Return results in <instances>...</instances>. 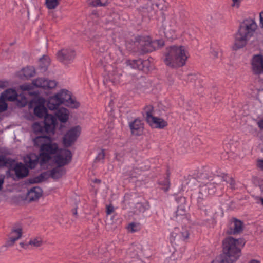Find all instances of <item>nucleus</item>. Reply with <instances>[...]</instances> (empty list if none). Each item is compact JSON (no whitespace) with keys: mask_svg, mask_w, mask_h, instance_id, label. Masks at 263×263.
<instances>
[{"mask_svg":"<svg viewBox=\"0 0 263 263\" xmlns=\"http://www.w3.org/2000/svg\"><path fill=\"white\" fill-rule=\"evenodd\" d=\"M34 115L39 118H44L42 122H36L32 126L34 133L54 134L56 118L54 116L47 114V108L44 104L40 103L34 109Z\"/></svg>","mask_w":263,"mask_h":263,"instance_id":"f257e3e1","label":"nucleus"},{"mask_svg":"<svg viewBox=\"0 0 263 263\" xmlns=\"http://www.w3.org/2000/svg\"><path fill=\"white\" fill-rule=\"evenodd\" d=\"M257 28V25L255 20L253 19H246L241 22L235 35L233 49L237 50L244 47L250 38L253 35Z\"/></svg>","mask_w":263,"mask_h":263,"instance_id":"f03ea898","label":"nucleus"},{"mask_svg":"<svg viewBox=\"0 0 263 263\" xmlns=\"http://www.w3.org/2000/svg\"><path fill=\"white\" fill-rule=\"evenodd\" d=\"M200 176L201 178H205L210 181L200 185L198 196V204L209 195L214 194L216 191V187L219 186L220 182L223 181L227 182L226 180L227 175L224 173L216 175H212L211 173L207 172H204L200 174Z\"/></svg>","mask_w":263,"mask_h":263,"instance_id":"7ed1b4c3","label":"nucleus"},{"mask_svg":"<svg viewBox=\"0 0 263 263\" xmlns=\"http://www.w3.org/2000/svg\"><path fill=\"white\" fill-rule=\"evenodd\" d=\"M164 62L172 68L183 66L185 65L187 56L183 46H173L166 49Z\"/></svg>","mask_w":263,"mask_h":263,"instance_id":"20e7f679","label":"nucleus"},{"mask_svg":"<svg viewBox=\"0 0 263 263\" xmlns=\"http://www.w3.org/2000/svg\"><path fill=\"white\" fill-rule=\"evenodd\" d=\"M244 245L243 239L229 237L223 241V253L221 255H226L227 259L233 263L240 256L241 250Z\"/></svg>","mask_w":263,"mask_h":263,"instance_id":"39448f33","label":"nucleus"},{"mask_svg":"<svg viewBox=\"0 0 263 263\" xmlns=\"http://www.w3.org/2000/svg\"><path fill=\"white\" fill-rule=\"evenodd\" d=\"M61 104L72 108H77L80 106V103L72 97L70 92L65 89L50 97L48 100L47 106L49 109L53 110L57 109Z\"/></svg>","mask_w":263,"mask_h":263,"instance_id":"423d86ee","label":"nucleus"},{"mask_svg":"<svg viewBox=\"0 0 263 263\" xmlns=\"http://www.w3.org/2000/svg\"><path fill=\"white\" fill-rule=\"evenodd\" d=\"M135 44L140 54H145L162 47L164 43L161 40L153 41L149 36H138L136 39Z\"/></svg>","mask_w":263,"mask_h":263,"instance_id":"0eeeda50","label":"nucleus"},{"mask_svg":"<svg viewBox=\"0 0 263 263\" xmlns=\"http://www.w3.org/2000/svg\"><path fill=\"white\" fill-rule=\"evenodd\" d=\"M60 149L56 143L53 142L50 137L46 143L42 144L40 148V163L41 165L46 164L51 159V155H55Z\"/></svg>","mask_w":263,"mask_h":263,"instance_id":"6e6552de","label":"nucleus"},{"mask_svg":"<svg viewBox=\"0 0 263 263\" xmlns=\"http://www.w3.org/2000/svg\"><path fill=\"white\" fill-rule=\"evenodd\" d=\"M189 229L186 227H175L171 232L170 242L172 245H179L185 242L190 237Z\"/></svg>","mask_w":263,"mask_h":263,"instance_id":"1a4fd4ad","label":"nucleus"},{"mask_svg":"<svg viewBox=\"0 0 263 263\" xmlns=\"http://www.w3.org/2000/svg\"><path fill=\"white\" fill-rule=\"evenodd\" d=\"M153 107L152 105L146 106L143 111L146 121L151 126L155 125V127L163 128L167 125V123L164 120L155 117L153 116Z\"/></svg>","mask_w":263,"mask_h":263,"instance_id":"9d476101","label":"nucleus"},{"mask_svg":"<svg viewBox=\"0 0 263 263\" xmlns=\"http://www.w3.org/2000/svg\"><path fill=\"white\" fill-rule=\"evenodd\" d=\"M22 227L19 223L15 224L12 227L8 235V239L6 240L5 244L1 247V249L6 250L7 248L12 247L15 242L22 237Z\"/></svg>","mask_w":263,"mask_h":263,"instance_id":"9b49d317","label":"nucleus"},{"mask_svg":"<svg viewBox=\"0 0 263 263\" xmlns=\"http://www.w3.org/2000/svg\"><path fill=\"white\" fill-rule=\"evenodd\" d=\"M71 151L67 149H60L53 157L54 163L58 166H64L69 164L72 159Z\"/></svg>","mask_w":263,"mask_h":263,"instance_id":"f8f14e48","label":"nucleus"},{"mask_svg":"<svg viewBox=\"0 0 263 263\" xmlns=\"http://www.w3.org/2000/svg\"><path fill=\"white\" fill-rule=\"evenodd\" d=\"M76 55V51L71 48H64L57 53L58 60L65 65L73 62Z\"/></svg>","mask_w":263,"mask_h":263,"instance_id":"ddd939ff","label":"nucleus"},{"mask_svg":"<svg viewBox=\"0 0 263 263\" xmlns=\"http://www.w3.org/2000/svg\"><path fill=\"white\" fill-rule=\"evenodd\" d=\"M80 133L79 126H76L69 129L64 135L63 139L64 145L69 147L76 141Z\"/></svg>","mask_w":263,"mask_h":263,"instance_id":"4468645a","label":"nucleus"},{"mask_svg":"<svg viewBox=\"0 0 263 263\" xmlns=\"http://www.w3.org/2000/svg\"><path fill=\"white\" fill-rule=\"evenodd\" d=\"M243 230V222L236 218H233L229 221L226 233L229 235L239 234Z\"/></svg>","mask_w":263,"mask_h":263,"instance_id":"2eb2a0df","label":"nucleus"},{"mask_svg":"<svg viewBox=\"0 0 263 263\" xmlns=\"http://www.w3.org/2000/svg\"><path fill=\"white\" fill-rule=\"evenodd\" d=\"M252 71L255 74L263 73V56L261 54L254 55L252 60Z\"/></svg>","mask_w":263,"mask_h":263,"instance_id":"dca6fc26","label":"nucleus"},{"mask_svg":"<svg viewBox=\"0 0 263 263\" xmlns=\"http://www.w3.org/2000/svg\"><path fill=\"white\" fill-rule=\"evenodd\" d=\"M91 40L92 44L97 46L100 52H103L107 49L108 45L105 36L97 34L93 36Z\"/></svg>","mask_w":263,"mask_h":263,"instance_id":"f3484780","label":"nucleus"},{"mask_svg":"<svg viewBox=\"0 0 263 263\" xmlns=\"http://www.w3.org/2000/svg\"><path fill=\"white\" fill-rule=\"evenodd\" d=\"M10 170L14 171L16 177L19 178H23L28 174V168L21 162L17 163L16 165L11 168Z\"/></svg>","mask_w":263,"mask_h":263,"instance_id":"a211bd4d","label":"nucleus"},{"mask_svg":"<svg viewBox=\"0 0 263 263\" xmlns=\"http://www.w3.org/2000/svg\"><path fill=\"white\" fill-rule=\"evenodd\" d=\"M43 191L39 186H35L31 188L28 192L27 199L29 202L35 201L37 200L42 195Z\"/></svg>","mask_w":263,"mask_h":263,"instance_id":"6ab92c4d","label":"nucleus"},{"mask_svg":"<svg viewBox=\"0 0 263 263\" xmlns=\"http://www.w3.org/2000/svg\"><path fill=\"white\" fill-rule=\"evenodd\" d=\"M129 127L133 134L140 135L142 134L143 125L139 119H136L129 123Z\"/></svg>","mask_w":263,"mask_h":263,"instance_id":"aec40b11","label":"nucleus"},{"mask_svg":"<svg viewBox=\"0 0 263 263\" xmlns=\"http://www.w3.org/2000/svg\"><path fill=\"white\" fill-rule=\"evenodd\" d=\"M36 135H41L36 136L35 138L33 139V141L34 143V145L35 146L40 147V148H41V146L42 144L46 143L47 141L50 138V136L53 135L54 134H48L46 133H39L36 134Z\"/></svg>","mask_w":263,"mask_h":263,"instance_id":"412c9836","label":"nucleus"},{"mask_svg":"<svg viewBox=\"0 0 263 263\" xmlns=\"http://www.w3.org/2000/svg\"><path fill=\"white\" fill-rule=\"evenodd\" d=\"M69 110L65 108H60L58 109L55 114V118L57 119H58L62 123H65L69 118ZM57 124V122L56 121L55 125Z\"/></svg>","mask_w":263,"mask_h":263,"instance_id":"4be33fe9","label":"nucleus"},{"mask_svg":"<svg viewBox=\"0 0 263 263\" xmlns=\"http://www.w3.org/2000/svg\"><path fill=\"white\" fill-rule=\"evenodd\" d=\"M1 96L5 101H13L17 99V94L16 90L11 88L6 90Z\"/></svg>","mask_w":263,"mask_h":263,"instance_id":"5701e85b","label":"nucleus"},{"mask_svg":"<svg viewBox=\"0 0 263 263\" xmlns=\"http://www.w3.org/2000/svg\"><path fill=\"white\" fill-rule=\"evenodd\" d=\"M62 166H58L52 169L49 173V177H50L53 179H57L61 178L65 173V169L62 167Z\"/></svg>","mask_w":263,"mask_h":263,"instance_id":"b1692460","label":"nucleus"},{"mask_svg":"<svg viewBox=\"0 0 263 263\" xmlns=\"http://www.w3.org/2000/svg\"><path fill=\"white\" fill-rule=\"evenodd\" d=\"M14 162L15 161L13 159L4 155H0V167H6L10 170L14 165Z\"/></svg>","mask_w":263,"mask_h":263,"instance_id":"393cba45","label":"nucleus"},{"mask_svg":"<svg viewBox=\"0 0 263 263\" xmlns=\"http://www.w3.org/2000/svg\"><path fill=\"white\" fill-rule=\"evenodd\" d=\"M186 208L177 207V211L175 213L174 218L177 221H180L181 220L186 219Z\"/></svg>","mask_w":263,"mask_h":263,"instance_id":"a878e982","label":"nucleus"},{"mask_svg":"<svg viewBox=\"0 0 263 263\" xmlns=\"http://www.w3.org/2000/svg\"><path fill=\"white\" fill-rule=\"evenodd\" d=\"M49 178V172L48 171L42 173L40 175L33 178L28 179V182L30 184L38 183L42 182L45 179Z\"/></svg>","mask_w":263,"mask_h":263,"instance_id":"bb28decb","label":"nucleus"},{"mask_svg":"<svg viewBox=\"0 0 263 263\" xmlns=\"http://www.w3.org/2000/svg\"><path fill=\"white\" fill-rule=\"evenodd\" d=\"M119 71V69L116 68L108 73V76L109 80L114 84L119 83L120 81L121 73Z\"/></svg>","mask_w":263,"mask_h":263,"instance_id":"cd10ccee","label":"nucleus"},{"mask_svg":"<svg viewBox=\"0 0 263 263\" xmlns=\"http://www.w3.org/2000/svg\"><path fill=\"white\" fill-rule=\"evenodd\" d=\"M49 65V58L47 55H44L40 59L39 68L42 72H45Z\"/></svg>","mask_w":263,"mask_h":263,"instance_id":"c85d7f7f","label":"nucleus"},{"mask_svg":"<svg viewBox=\"0 0 263 263\" xmlns=\"http://www.w3.org/2000/svg\"><path fill=\"white\" fill-rule=\"evenodd\" d=\"M23 72L24 77L28 79L34 76L35 71L33 67L27 66L23 69Z\"/></svg>","mask_w":263,"mask_h":263,"instance_id":"c756f323","label":"nucleus"},{"mask_svg":"<svg viewBox=\"0 0 263 263\" xmlns=\"http://www.w3.org/2000/svg\"><path fill=\"white\" fill-rule=\"evenodd\" d=\"M47 84V79L43 78H38L32 81V84L34 86L38 88H43L46 89V84Z\"/></svg>","mask_w":263,"mask_h":263,"instance_id":"7c9ffc66","label":"nucleus"},{"mask_svg":"<svg viewBox=\"0 0 263 263\" xmlns=\"http://www.w3.org/2000/svg\"><path fill=\"white\" fill-rule=\"evenodd\" d=\"M151 83L148 81H147L146 79L144 78H142L140 79L137 84V87L139 89L145 90L146 88H148L151 86Z\"/></svg>","mask_w":263,"mask_h":263,"instance_id":"2f4dec72","label":"nucleus"},{"mask_svg":"<svg viewBox=\"0 0 263 263\" xmlns=\"http://www.w3.org/2000/svg\"><path fill=\"white\" fill-rule=\"evenodd\" d=\"M59 4V0H45V5L48 9H55Z\"/></svg>","mask_w":263,"mask_h":263,"instance_id":"473e14b6","label":"nucleus"},{"mask_svg":"<svg viewBox=\"0 0 263 263\" xmlns=\"http://www.w3.org/2000/svg\"><path fill=\"white\" fill-rule=\"evenodd\" d=\"M126 64L128 65H130L133 68H140V65L142 64V61L141 59L133 60H127Z\"/></svg>","mask_w":263,"mask_h":263,"instance_id":"72a5a7b5","label":"nucleus"},{"mask_svg":"<svg viewBox=\"0 0 263 263\" xmlns=\"http://www.w3.org/2000/svg\"><path fill=\"white\" fill-rule=\"evenodd\" d=\"M176 201L179 204L178 207L187 208L186 198L182 196H178L175 198Z\"/></svg>","mask_w":263,"mask_h":263,"instance_id":"f704fd0d","label":"nucleus"},{"mask_svg":"<svg viewBox=\"0 0 263 263\" xmlns=\"http://www.w3.org/2000/svg\"><path fill=\"white\" fill-rule=\"evenodd\" d=\"M15 100H16L17 102V105L21 107L25 106L27 103L26 98L25 96H22L21 95H17V99H16Z\"/></svg>","mask_w":263,"mask_h":263,"instance_id":"c9c22d12","label":"nucleus"},{"mask_svg":"<svg viewBox=\"0 0 263 263\" xmlns=\"http://www.w3.org/2000/svg\"><path fill=\"white\" fill-rule=\"evenodd\" d=\"M226 255H221V254L217 256L211 263H231L225 257Z\"/></svg>","mask_w":263,"mask_h":263,"instance_id":"e433bc0d","label":"nucleus"},{"mask_svg":"<svg viewBox=\"0 0 263 263\" xmlns=\"http://www.w3.org/2000/svg\"><path fill=\"white\" fill-rule=\"evenodd\" d=\"M29 244L36 247H40L42 245V239L41 238H35L31 239L29 242Z\"/></svg>","mask_w":263,"mask_h":263,"instance_id":"4c0bfd02","label":"nucleus"},{"mask_svg":"<svg viewBox=\"0 0 263 263\" xmlns=\"http://www.w3.org/2000/svg\"><path fill=\"white\" fill-rule=\"evenodd\" d=\"M128 230L131 232H137L140 230L139 224L136 223H131L128 226Z\"/></svg>","mask_w":263,"mask_h":263,"instance_id":"58836bf2","label":"nucleus"},{"mask_svg":"<svg viewBox=\"0 0 263 263\" xmlns=\"http://www.w3.org/2000/svg\"><path fill=\"white\" fill-rule=\"evenodd\" d=\"M39 161H40V157H36L34 160H32L30 158H29L28 167L31 169L35 168Z\"/></svg>","mask_w":263,"mask_h":263,"instance_id":"ea45409f","label":"nucleus"},{"mask_svg":"<svg viewBox=\"0 0 263 263\" xmlns=\"http://www.w3.org/2000/svg\"><path fill=\"white\" fill-rule=\"evenodd\" d=\"M164 34L166 38L172 40L175 38V32L172 30L164 29Z\"/></svg>","mask_w":263,"mask_h":263,"instance_id":"a19ab883","label":"nucleus"},{"mask_svg":"<svg viewBox=\"0 0 263 263\" xmlns=\"http://www.w3.org/2000/svg\"><path fill=\"white\" fill-rule=\"evenodd\" d=\"M8 107L6 101L1 96L0 97V112L5 111Z\"/></svg>","mask_w":263,"mask_h":263,"instance_id":"79ce46f5","label":"nucleus"},{"mask_svg":"<svg viewBox=\"0 0 263 263\" xmlns=\"http://www.w3.org/2000/svg\"><path fill=\"white\" fill-rule=\"evenodd\" d=\"M105 157V153L103 149H102L100 152H99L96 157L95 162H100L101 161H103Z\"/></svg>","mask_w":263,"mask_h":263,"instance_id":"37998d69","label":"nucleus"},{"mask_svg":"<svg viewBox=\"0 0 263 263\" xmlns=\"http://www.w3.org/2000/svg\"><path fill=\"white\" fill-rule=\"evenodd\" d=\"M47 85L46 88L52 89L57 86V82L54 80H47Z\"/></svg>","mask_w":263,"mask_h":263,"instance_id":"c03bdc74","label":"nucleus"},{"mask_svg":"<svg viewBox=\"0 0 263 263\" xmlns=\"http://www.w3.org/2000/svg\"><path fill=\"white\" fill-rule=\"evenodd\" d=\"M20 87L24 91L30 90L32 88V86L31 85L27 84L21 85Z\"/></svg>","mask_w":263,"mask_h":263,"instance_id":"a18cd8bd","label":"nucleus"},{"mask_svg":"<svg viewBox=\"0 0 263 263\" xmlns=\"http://www.w3.org/2000/svg\"><path fill=\"white\" fill-rule=\"evenodd\" d=\"M114 208L112 205H109L106 207V214L107 215H110L114 212Z\"/></svg>","mask_w":263,"mask_h":263,"instance_id":"49530a36","label":"nucleus"},{"mask_svg":"<svg viewBox=\"0 0 263 263\" xmlns=\"http://www.w3.org/2000/svg\"><path fill=\"white\" fill-rule=\"evenodd\" d=\"M259 26L261 28H263V11L259 13Z\"/></svg>","mask_w":263,"mask_h":263,"instance_id":"de8ad7c7","label":"nucleus"},{"mask_svg":"<svg viewBox=\"0 0 263 263\" xmlns=\"http://www.w3.org/2000/svg\"><path fill=\"white\" fill-rule=\"evenodd\" d=\"M242 0H232L233 1V4H232V6H236V7L237 8H238L239 7V5H240V4L241 3V2L242 1Z\"/></svg>","mask_w":263,"mask_h":263,"instance_id":"09e8293b","label":"nucleus"},{"mask_svg":"<svg viewBox=\"0 0 263 263\" xmlns=\"http://www.w3.org/2000/svg\"><path fill=\"white\" fill-rule=\"evenodd\" d=\"M211 53L213 56V58H217L218 52V51L214 49H211Z\"/></svg>","mask_w":263,"mask_h":263,"instance_id":"8fccbe9b","label":"nucleus"},{"mask_svg":"<svg viewBox=\"0 0 263 263\" xmlns=\"http://www.w3.org/2000/svg\"><path fill=\"white\" fill-rule=\"evenodd\" d=\"M166 185H167V187H164L163 189V190L165 191V192H167L168 190V189H169V184H170V181L168 180V179L167 178H166L165 179V184Z\"/></svg>","mask_w":263,"mask_h":263,"instance_id":"3c124183","label":"nucleus"},{"mask_svg":"<svg viewBox=\"0 0 263 263\" xmlns=\"http://www.w3.org/2000/svg\"><path fill=\"white\" fill-rule=\"evenodd\" d=\"M4 182V177L0 176V191L3 189V185Z\"/></svg>","mask_w":263,"mask_h":263,"instance_id":"603ef678","label":"nucleus"},{"mask_svg":"<svg viewBox=\"0 0 263 263\" xmlns=\"http://www.w3.org/2000/svg\"><path fill=\"white\" fill-rule=\"evenodd\" d=\"M257 166L263 170V160H259L258 161Z\"/></svg>","mask_w":263,"mask_h":263,"instance_id":"864d4df0","label":"nucleus"},{"mask_svg":"<svg viewBox=\"0 0 263 263\" xmlns=\"http://www.w3.org/2000/svg\"><path fill=\"white\" fill-rule=\"evenodd\" d=\"M230 185L231 189H234L235 186V181L232 178H230Z\"/></svg>","mask_w":263,"mask_h":263,"instance_id":"5fc2aeb1","label":"nucleus"},{"mask_svg":"<svg viewBox=\"0 0 263 263\" xmlns=\"http://www.w3.org/2000/svg\"><path fill=\"white\" fill-rule=\"evenodd\" d=\"M257 124L258 127L261 129L263 130V119L257 122Z\"/></svg>","mask_w":263,"mask_h":263,"instance_id":"6e6d98bb","label":"nucleus"},{"mask_svg":"<svg viewBox=\"0 0 263 263\" xmlns=\"http://www.w3.org/2000/svg\"><path fill=\"white\" fill-rule=\"evenodd\" d=\"M162 4V3H155V4H153V8L154 7V6L156 7L158 9H159L160 10L162 9V7H160V5Z\"/></svg>","mask_w":263,"mask_h":263,"instance_id":"4d7b16f0","label":"nucleus"},{"mask_svg":"<svg viewBox=\"0 0 263 263\" xmlns=\"http://www.w3.org/2000/svg\"><path fill=\"white\" fill-rule=\"evenodd\" d=\"M6 87V83L0 81V89H3Z\"/></svg>","mask_w":263,"mask_h":263,"instance_id":"13d9d810","label":"nucleus"},{"mask_svg":"<svg viewBox=\"0 0 263 263\" xmlns=\"http://www.w3.org/2000/svg\"><path fill=\"white\" fill-rule=\"evenodd\" d=\"M100 2L101 3V6H105L107 3V0H101Z\"/></svg>","mask_w":263,"mask_h":263,"instance_id":"bf43d9fd","label":"nucleus"},{"mask_svg":"<svg viewBox=\"0 0 263 263\" xmlns=\"http://www.w3.org/2000/svg\"><path fill=\"white\" fill-rule=\"evenodd\" d=\"M72 211L73 215L76 216H77L78 213H77V208H74V209H72Z\"/></svg>","mask_w":263,"mask_h":263,"instance_id":"052dcab7","label":"nucleus"},{"mask_svg":"<svg viewBox=\"0 0 263 263\" xmlns=\"http://www.w3.org/2000/svg\"><path fill=\"white\" fill-rule=\"evenodd\" d=\"M249 263H260V262L256 260L253 259V260H251Z\"/></svg>","mask_w":263,"mask_h":263,"instance_id":"680f3d73","label":"nucleus"},{"mask_svg":"<svg viewBox=\"0 0 263 263\" xmlns=\"http://www.w3.org/2000/svg\"><path fill=\"white\" fill-rule=\"evenodd\" d=\"M175 253H174L172 255V256H171V258H173L174 260H175Z\"/></svg>","mask_w":263,"mask_h":263,"instance_id":"e2e57ef3","label":"nucleus"},{"mask_svg":"<svg viewBox=\"0 0 263 263\" xmlns=\"http://www.w3.org/2000/svg\"><path fill=\"white\" fill-rule=\"evenodd\" d=\"M20 245L22 248H24L25 245V243H23V242H21V243H20Z\"/></svg>","mask_w":263,"mask_h":263,"instance_id":"0e129e2a","label":"nucleus"},{"mask_svg":"<svg viewBox=\"0 0 263 263\" xmlns=\"http://www.w3.org/2000/svg\"><path fill=\"white\" fill-rule=\"evenodd\" d=\"M95 182H96L100 183V180H98V179H96V180H95Z\"/></svg>","mask_w":263,"mask_h":263,"instance_id":"69168bd1","label":"nucleus"},{"mask_svg":"<svg viewBox=\"0 0 263 263\" xmlns=\"http://www.w3.org/2000/svg\"><path fill=\"white\" fill-rule=\"evenodd\" d=\"M261 203L263 205V199H261Z\"/></svg>","mask_w":263,"mask_h":263,"instance_id":"338daca9","label":"nucleus"},{"mask_svg":"<svg viewBox=\"0 0 263 263\" xmlns=\"http://www.w3.org/2000/svg\"><path fill=\"white\" fill-rule=\"evenodd\" d=\"M44 102H45V100H43V101H42L43 103H44Z\"/></svg>","mask_w":263,"mask_h":263,"instance_id":"774afa93","label":"nucleus"}]
</instances>
